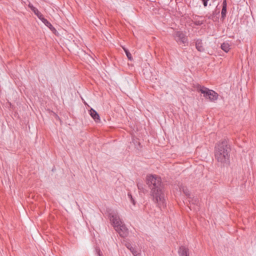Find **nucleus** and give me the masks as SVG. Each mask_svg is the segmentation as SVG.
I'll list each match as a JSON object with an SVG mask.
<instances>
[{"instance_id": "obj_1", "label": "nucleus", "mask_w": 256, "mask_h": 256, "mask_svg": "<svg viewBox=\"0 0 256 256\" xmlns=\"http://www.w3.org/2000/svg\"><path fill=\"white\" fill-rule=\"evenodd\" d=\"M146 182L150 189V195L153 202L157 204L159 208H164L166 203L160 178L156 175L148 174L146 176Z\"/></svg>"}, {"instance_id": "obj_2", "label": "nucleus", "mask_w": 256, "mask_h": 256, "mask_svg": "<svg viewBox=\"0 0 256 256\" xmlns=\"http://www.w3.org/2000/svg\"><path fill=\"white\" fill-rule=\"evenodd\" d=\"M230 148L226 140L218 143L215 146L214 156L218 162L222 165L230 162Z\"/></svg>"}, {"instance_id": "obj_3", "label": "nucleus", "mask_w": 256, "mask_h": 256, "mask_svg": "<svg viewBox=\"0 0 256 256\" xmlns=\"http://www.w3.org/2000/svg\"><path fill=\"white\" fill-rule=\"evenodd\" d=\"M198 90L203 94L206 98L211 102H214L218 98V95L216 92L204 86H200Z\"/></svg>"}, {"instance_id": "obj_4", "label": "nucleus", "mask_w": 256, "mask_h": 256, "mask_svg": "<svg viewBox=\"0 0 256 256\" xmlns=\"http://www.w3.org/2000/svg\"><path fill=\"white\" fill-rule=\"evenodd\" d=\"M109 218L114 228H116L124 223L116 212L112 211L110 212L109 214Z\"/></svg>"}, {"instance_id": "obj_5", "label": "nucleus", "mask_w": 256, "mask_h": 256, "mask_svg": "<svg viewBox=\"0 0 256 256\" xmlns=\"http://www.w3.org/2000/svg\"><path fill=\"white\" fill-rule=\"evenodd\" d=\"M175 40L177 42L180 44H184L186 46V44H188V40L186 36L181 32H176L174 35Z\"/></svg>"}, {"instance_id": "obj_6", "label": "nucleus", "mask_w": 256, "mask_h": 256, "mask_svg": "<svg viewBox=\"0 0 256 256\" xmlns=\"http://www.w3.org/2000/svg\"><path fill=\"white\" fill-rule=\"evenodd\" d=\"M114 230L118 233L120 236L123 238L127 236L128 234V229L124 223L114 228Z\"/></svg>"}, {"instance_id": "obj_7", "label": "nucleus", "mask_w": 256, "mask_h": 256, "mask_svg": "<svg viewBox=\"0 0 256 256\" xmlns=\"http://www.w3.org/2000/svg\"><path fill=\"white\" fill-rule=\"evenodd\" d=\"M90 116L96 122H100V118L98 112L92 108H91L90 110Z\"/></svg>"}, {"instance_id": "obj_8", "label": "nucleus", "mask_w": 256, "mask_h": 256, "mask_svg": "<svg viewBox=\"0 0 256 256\" xmlns=\"http://www.w3.org/2000/svg\"><path fill=\"white\" fill-rule=\"evenodd\" d=\"M178 254L180 256H188V250L184 246H180L178 250Z\"/></svg>"}, {"instance_id": "obj_9", "label": "nucleus", "mask_w": 256, "mask_h": 256, "mask_svg": "<svg viewBox=\"0 0 256 256\" xmlns=\"http://www.w3.org/2000/svg\"><path fill=\"white\" fill-rule=\"evenodd\" d=\"M196 48L199 52H204V48L203 46V44L202 40H198L196 42Z\"/></svg>"}, {"instance_id": "obj_10", "label": "nucleus", "mask_w": 256, "mask_h": 256, "mask_svg": "<svg viewBox=\"0 0 256 256\" xmlns=\"http://www.w3.org/2000/svg\"><path fill=\"white\" fill-rule=\"evenodd\" d=\"M226 0H224L222 2V10L221 14H222V18H224L226 16Z\"/></svg>"}, {"instance_id": "obj_11", "label": "nucleus", "mask_w": 256, "mask_h": 256, "mask_svg": "<svg viewBox=\"0 0 256 256\" xmlns=\"http://www.w3.org/2000/svg\"><path fill=\"white\" fill-rule=\"evenodd\" d=\"M32 10L34 13L38 16V17L41 20L43 18L42 14L38 11V10L33 6H30Z\"/></svg>"}, {"instance_id": "obj_12", "label": "nucleus", "mask_w": 256, "mask_h": 256, "mask_svg": "<svg viewBox=\"0 0 256 256\" xmlns=\"http://www.w3.org/2000/svg\"><path fill=\"white\" fill-rule=\"evenodd\" d=\"M220 47L221 48L226 52H228L230 50V45L228 42L222 43Z\"/></svg>"}, {"instance_id": "obj_13", "label": "nucleus", "mask_w": 256, "mask_h": 256, "mask_svg": "<svg viewBox=\"0 0 256 256\" xmlns=\"http://www.w3.org/2000/svg\"><path fill=\"white\" fill-rule=\"evenodd\" d=\"M137 186L140 192L145 194L146 192V190L144 188L143 184L140 182H137Z\"/></svg>"}, {"instance_id": "obj_14", "label": "nucleus", "mask_w": 256, "mask_h": 256, "mask_svg": "<svg viewBox=\"0 0 256 256\" xmlns=\"http://www.w3.org/2000/svg\"><path fill=\"white\" fill-rule=\"evenodd\" d=\"M126 246L132 252V254L134 256H137L138 254H137L136 251L134 250V248H133L130 244H127L126 245Z\"/></svg>"}, {"instance_id": "obj_15", "label": "nucleus", "mask_w": 256, "mask_h": 256, "mask_svg": "<svg viewBox=\"0 0 256 256\" xmlns=\"http://www.w3.org/2000/svg\"><path fill=\"white\" fill-rule=\"evenodd\" d=\"M203 2L204 6H206L208 5V2H210L209 5L210 6L212 3L215 2L216 0H202Z\"/></svg>"}, {"instance_id": "obj_16", "label": "nucleus", "mask_w": 256, "mask_h": 256, "mask_svg": "<svg viewBox=\"0 0 256 256\" xmlns=\"http://www.w3.org/2000/svg\"><path fill=\"white\" fill-rule=\"evenodd\" d=\"M123 49H124L128 59L132 60V56L131 54L129 52L128 50L124 48H123Z\"/></svg>"}, {"instance_id": "obj_17", "label": "nucleus", "mask_w": 256, "mask_h": 256, "mask_svg": "<svg viewBox=\"0 0 256 256\" xmlns=\"http://www.w3.org/2000/svg\"><path fill=\"white\" fill-rule=\"evenodd\" d=\"M41 20L45 24L46 26L50 28L51 27H52V24L44 17Z\"/></svg>"}, {"instance_id": "obj_18", "label": "nucleus", "mask_w": 256, "mask_h": 256, "mask_svg": "<svg viewBox=\"0 0 256 256\" xmlns=\"http://www.w3.org/2000/svg\"><path fill=\"white\" fill-rule=\"evenodd\" d=\"M128 198L130 199L131 202L134 205L135 204V201H134V199L133 198L132 194H130V193H128Z\"/></svg>"}, {"instance_id": "obj_19", "label": "nucleus", "mask_w": 256, "mask_h": 256, "mask_svg": "<svg viewBox=\"0 0 256 256\" xmlns=\"http://www.w3.org/2000/svg\"><path fill=\"white\" fill-rule=\"evenodd\" d=\"M96 252L99 256H100L102 254L100 253V250H96Z\"/></svg>"}, {"instance_id": "obj_20", "label": "nucleus", "mask_w": 256, "mask_h": 256, "mask_svg": "<svg viewBox=\"0 0 256 256\" xmlns=\"http://www.w3.org/2000/svg\"><path fill=\"white\" fill-rule=\"evenodd\" d=\"M184 192L186 194V195H188V193L187 192Z\"/></svg>"}]
</instances>
